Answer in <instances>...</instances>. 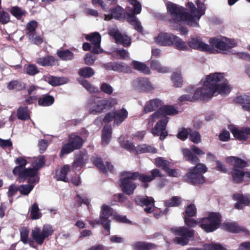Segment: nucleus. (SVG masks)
<instances>
[{"label": "nucleus", "mask_w": 250, "mask_h": 250, "mask_svg": "<svg viewBox=\"0 0 250 250\" xmlns=\"http://www.w3.org/2000/svg\"><path fill=\"white\" fill-rule=\"evenodd\" d=\"M226 161L229 165L233 166L235 168H244L249 165L248 161H245L239 158L234 156L228 157L226 159Z\"/></svg>", "instance_id": "obj_27"}, {"label": "nucleus", "mask_w": 250, "mask_h": 250, "mask_svg": "<svg viewBox=\"0 0 250 250\" xmlns=\"http://www.w3.org/2000/svg\"><path fill=\"white\" fill-rule=\"evenodd\" d=\"M231 131L234 137L241 141L246 140L247 136L250 135V127H244L241 130L234 127L231 129Z\"/></svg>", "instance_id": "obj_24"}, {"label": "nucleus", "mask_w": 250, "mask_h": 250, "mask_svg": "<svg viewBox=\"0 0 250 250\" xmlns=\"http://www.w3.org/2000/svg\"><path fill=\"white\" fill-rule=\"evenodd\" d=\"M70 170V167L68 165L64 166L60 171L56 172V178L57 180H60L67 182L68 178L67 174Z\"/></svg>", "instance_id": "obj_30"}, {"label": "nucleus", "mask_w": 250, "mask_h": 250, "mask_svg": "<svg viewBox=\"0 0 250 250\" xmlns=\"http://www.w3.org/2000/svg\"><path fill=\"white\" fill-rule=\"evenodd\" d=\"M27 179H28V178ZM28 185H22L19 187V191L23 195H28L34 187V184L35 183H29L28 181Z\"/></svg>", "instance_id": "obj_46"}, {"label": "nucleus", "mask_w": 250, "mask_h": 250, "mask_svg": "<svg viewBox=\"0 0 250 250\" xmlns=\"http://www.w3.org/2000/svg\"><path fill=\"white\" fill-rule=\"evenodd\" d=\"M233 198L236 201L242 203L244 206L248 205L250 202V198L247 195H243L239 193H236L233 195Z\"/></svg>", "instance_id": "obj_55"}, {"label": "nucleus", "mask_w": 250, "mask_h": 250, "mask_svg": "<svg viewBox=\"0 0 250 250\" xmlns=\"http://www.w3.org/2000/svg\"><path fill=\"white\" fill-rule=\"evenodd\" d=\"M16 163L18 166L14 168L13 173L14 175H18L20 182H24L27 178L29 183L38 182L39 179L36 176V170L30 168H25L27 162L24 158L21 157L17 158Z\"/></svg>", "instance_id": "obj_4"}, {"label": "nucleus", "mask_w": 250, "mask_h": 250, "mask_svg": "<svg viewBox=\"0 0 250 250\" xmlns=\"http://www.w3.org/2000/svg\"><path fill=\"white\" fill-rule=\"evenodd\" d=\"M224 228L226 230L234 233H238L241 231L245 232L248 231L245 229L239 227L236 223H225L224 225Z\"/></svg>", "instance_id": "obj_34"}, {"label": "nucleus", "mask_w": 250, "mask_h": 250, "mask_svg": "<svg viewBox=\"0 0 250 250\" xmlns=\"http://www.w3.org/2000/svg\"><path fill=\"white\" fill-rule=\"evenodd\" d=\"M172 232L177 235L173 239L174 243L185 246L188 244L189 239L193 237L194 230L190 229L186 227H176L171 229Z\"/></svg>", "instance_id": "obj_7"}, {"label": "nucleus", "mask_w": 250, "mask_h": 250, "mask_svg": "<svg viewBox=\"0 0 250 250\" xmlns=\"http://www.w3.org/2000/svg\"><path fill=\"white\" fill-rule=\"evenodd\" d=\"M112 133V128L110 125H105L102 132V145L106 146L110 142Z\"/></svg>", "instance_id": "obj_31"}, {"label": "nucleus", "mask_w": 250, "mask_h": 250, "mask_svg": "<svg viewBox=\"0 0 250 250\" xmlns=\"http://www.w3.org/2000/svg\"><path fill=\"white\" fill-rule=\"evenodd\" d=\"M204 250H227V249L219 244L212 243L204 245Z\"/></svg>", "instance_id": "obj_56"}, {"label": "nucleus", "mask_w": 250, "mask_h": 250, "mask_svg": "<svg viewBox=\"0 0 250 250\" xmlns=\"http://www.w3.org/2000/svg\"><path fill=\"white\" fill-rule=\"evenodd\" d=\"M54 102V98L50 95H44L38 101L39 104L41 106H47L52 105Z\"/></svg>", "instance_id": "obj_43"}, {"label": "nucleus", "mask_w": 250, "mask_h": 250, "mask_svg": "<svg viewBox=\"0 0 250 250\" xmlns=\"http://www.w3.org/2000/svg\"><path fill=\"white\" fill-rule=\"evenodd\" d=\"M101 90L104 93L111 95L113 91V87L108 83H103L101 85Z\"/></svg>", "instance_id": "obj_63"}, {"label": "nucleus", "mask_w": 250, "mask_h": 250, "mask_svg": "<svg viewBox=\"0 0 250 250\" xmlns=\"http://www.w3.org/2000/svg\"><path fill=\"white\" fill-rule=\"evenodd\" d=\"M81 84L90 93H97L98 92L99 89L97 87H95L92 84L90 83L87 80H82L81 81Z\"/></svg>", "instance_id": "obj_54"}, {"label": "nucleus", "mask_w": 250, "mask_h": 250, "mask_svg": "<svg viewBox=\"0 0 250 250\" xmlns=\"http://www.w3.org/2000/svg\"><path fill=\"white\" fill-rule=\"evenodd\" d=\"M128 112L123 108L105 114L104 121V123H109L114 120V125H119L127 117Z\"/></svg>", "instance_id": "obj_13"}, {"label": "nucleus", "mask_w": 250, "mask_h": 250, "mask_svg": "<svg viewBox=\"0 0 250 250\" xmlns=\"http://www.w3.org/2000/svg\"><path fill=\"white\" fill-rule=\"evenodd\" d=\"M135 202L138 205L146 207L145 210L147 213H151L153 211L154 207V199L152 197H144L138 196L135 198Z\"/></svg>", "instance_id": "obj_19"}, {"label": "nucleus", "mask_w": 250, "mask_h": 250, "mask_svg": "<svg viewBox=\"0 0 250 250\" xmlns=\"http://www.w3.org/2000/svg\"><path fill=\"white\" fill-rule=\"evenodd\" d=\"M155 163L157 166L161 168L163 170H166L170 167V163L164 159L162 157H158L155 159Z\"/></svg>", "instance_id": "obj_49"}, {"label": "nucleus", "mask_w": 250, "mask_h": 250, "mask_svg": "<svg viewBox=\"0 0 250 250\" xmlns=\"http://www.w3.org/2000/svg\"><path fill=\"white\" fill-rule=\"evenodd\" d=\"M83 144V140L75 134H71L69 136V142L64 145L61 149L60 156L68 154L75 149L80 148Z\"/></svg>", "instance_id": "obj_12"}, {"label": "nucleus", "mask_w": 250, "mask_h": 250, "mask_svg": "<svg viewBox=\"0 0 250 250\" xmlns=\"http://www.w3.org/2000/svg\"><path fill=\"white\" fill-rule=\"evenodd\" d=\"M208 171V167L202 163H198L196 166L188 169L185 175V180L192 185L202 184L206 182L203 174Z\"/></svg>", "instance_id": "obj_5"}, {"label": "nucleus", "mask_w": 250, "mask_h": 250, "mask_svg": "<svg viewBox=\"0 0 250 250\" xmlns=\"http://www.w3.org/2000/svg\"><path fill=\"white\" fill-rule=\"evenodd\" d=\"M114 212L113 209L109 206L104 205L102 206L101 209L100 214V221H90L89 223L94 226L95 224H99L101 223L104 226V229L107 231L108 234L109 232L110 227L108 218L110 216H113Z\"/></svg>", "instance_id": "obj_11"}, {"label": "nucleus", "mask_w": 250, "mask_h": 250, "mask_svg": "<svg viewBox=\"0 0 250 250\" xmlns=\"http://www.w3.org/2000/svg\"><path fill=\"white\" fill-rule=\"evenodd\" d=\"M124 138L122 136H120L119 138V142L120 144V145L124 148H125L127 150L133 152L135 151L136 148L134 145L130 142L126 140L124 141Z\"/></svg>", "instance_id": "obj_45"}, {"label": "nucleus", "mask_w": 250, "mask_h": 250, "mask_svg": "<svg viewBox=\"0 0 250 250\" xmlns=\"http://www.w3.org/2000/svg\"><path fill=\"white\" fill-rule=\"evenodd\" d=\"M136 87L140 91L147 92L153 89V87L147 79L142 78L135 82Z\"/></svg>", "instance_id": "obj_26"}, {"label": "nucleus", "mask_w": 250, "mask_h": 250, "mask_svg": "<svg viewBox=\"0 0 250 250\" xmlns=\"http://www.w3.org/2000/svg\"><path fill=\"white\" fill-rule=\"evenodd\" d=\"M185 213L187 217H193L196 213V208L193 204L188 205L186 209Z\"/></svg>", "instance_id": "obj_62"}, {"label": "nucleus", "mask_w": 250, "mask_h": 250, "mask_svg": "<svg viewBox=\"0 0 250 250\" xmlns=\"http://www.w3.org/2000/svg\"><path fill=\"white\" fill-rule=\"evenodd\" d=\"M79 74L83 77L90 78L94 74V71L91 67H84L79 70Z\"/></svg>", "instance_id": "obj_53"}, {"label": "nucleus", "mask_w": 250, "mask_h": 250, "mask_svg": "<svg viewBox=\"0 0 250 250\" xmlns=\"http://www.w3.org/2000/svg\"><path fill=\"white\" fill-rule=\"evenodd\" d=\"M111 65L112 69L114 71L124 72L126 73H128L130 71L129 67L126 64L122 62H115L112 63Z\"/></svg>", "instance_id": "obj_38"}, {"label": "nucleus", "mask_w": 250, "mask_h": 250, "mask_svg": "<svg viewBox=\"0 0 250 250\" xmlns=\"http://www.w3.org/2000/svg\"><path fill=\"white\" fill-rule=\"evenodd\" d=\"M131 64L135 69L146 74H149L150 73L149 67L144 63L136 61H133L131 62Z\"/></svg>", "instance_id": "obj_36"}, {"label": "nucleus", "mask_w": 250, "mask_h": 250, "mask_svg": "<svg viewBox=\"0 0 250 250\" xmlns=\"http://www.w3.org/2000/svg\"><path fill=\"white\" fill-rule=\"evenodd\" d=\"M85 39L90 42L93 45V48L91 51L92 52L99 54L103 51V49L100 47L101 37L99 33L94 32L86 35Z\"/></svg>", "instance_id": "obj_18"}, {"label": "nucleus", "mask_w": 250, "mask_h": 250, "mask_svg": "<svg viewBox=\"0 0 250 250\" xmlns=\"http://www.w3.org/2000/svg\"><path fill=\"white\" fill-rule=\"evenodd\" d=\"M150 68L152 70L157 71L158 72L162 73H166L169 71L167 67L162 66L159 61L157 60H152L151 61Z\"/></svg>", "instance_id": "obj_39"}, {"label": "nucleus", "mask_w": 250, "mask_h": 250, "mask_svg": "<svg viewBox=\"0 0 250 250\" xmlns=\"http://www.w3.org/2000/svg\"><path fill=\"white\" fill-rule=\"evenodd\" d=\"M10 12L17 19H21L22 16L24 15L26 13L24 10L18 6L12 7L11 8Z\"/></svg>", "instance_id": "obj_51"}, {"label": "nucleus", "mask_w": 250, "mask_h": 250, "mask_svg": "<svg viewBox=\"0 0 250 250\" xmlns=\"http://www.w3.org/2000/svg\"><path fill=\"white\" fill-rule=\"evenodd\" d=\"M235 102L237 103L242 104L243 108L250 111V97L247 95H241L237 96L235 99Z\"/></svg>", "instance_id": "obj_32"}, {"label": "nucleus", "mask_w": 250, "mask_h": 250, "mask_svg": "<svg viewBox=\"0 0 250 250\" xmlns=\"http://www.w3.org/2000/svg\"><path fill=\"white\" fill-rule=\"evenodd\" d=\"M175 35L169 33L161 32L154 38L155 42L164 46H171L173 45Z\"/></svg>", "instance_id": "obj_17"}, {"label": "nucleus", "mask_w": 250, "mask_h": 250, "mask_svg": "<svg viewBox=\"0 0 250 250\" xmlns=\"http://www.w3.org/2000/svg\"><path fill=\"white\" fill-rule=\"evenodd\" d=\"M181 199L180 197L174 196L170 200H167L165 202V206L167 207H177L180 205Z\"/></svg>", "instance_id": "obj_52"}, {"label": "nucleus", "mask_w": 250, "mask_h": 250, "mask_svg": "<svg viewBox=\"0 0 250 250\" xmlns=\"http://www.w3.org/2000/svg\"><path fill=\"white\" fill-rule=\"evenodd\" d=\"M43 80L52 86H57L66 83L67 79L64 77H57L50 75H44Z\"/></svg>", "instance_id": "obj_25"}, {"label": "nucleus", "mask_w": 250, "mask_h": 250, "mask_svg": "<svg viewBox=\"0 0 250 250\" xmlns=\"http://www.w3.org/2000/svg\"><path fill=\"white\" fill-rule=\"evenodd\" d=\"M138 176V172H123L122 177L119 181V185L122 191L127 195H132L137 187L136 184L133 181L136 179Z\"/></svg>", "instance_id": "obj_6"}, {"label": "nucleus", "mask_w": 250, "mask_h": 250, "mask_svg": "<svg viewBox=\"0 0 250 250\" xmlns=\"http://www.w3.org/2000/svg\"><path fill=\"white\" fill-rule=\"evenodd\" d=\"M221 222V216L218 213L210 212L208 217L201 219L199 223L201 228L207 232L215 230Z\"/></svg>", "instance_id": "obj_9"}, {"label": "nucleus", "mask_w": 250, "mask_h": 250, "mask_svg": "<svg viewBox=\"0 0 250 250\" xmlns=\"http://www.w3.org/2000/svg\"><path fill=\"white\" fill-rule=\"evenodd\" d=\"M173 44L176 49L180 50L186 51L188 49L186 42L176 35L173 41Z\"/></svg>", "instance_id": "obj_41"}, {"label": "nucleus", "mask_w": 250, "mask_h": 250, "mask_svg": "<svg viewBox=\"0 0 250 250\" xmlns=\"http://www.w3.org/2000/svg\"><path fill=\"white\" fill-rule=\"evenodd\" d=\"M209 42L212 47L217 48L225 54H228L230 49L235 47L237 44L235 40L226 37L210 38Z\"/></svg>", "instance_id": "obj_8"}, {"label": "nucleus", "mask_w": 250, "mask_h": 250, "mask_svg": "<svg viewBox=\"0 0 250 250\" xmlns=\"http://www.w3.org/2000/svg\"><path fill=\"white\" fill-rule=\"evenodd\" d=\"M25 87V84L24 83L16 80L11 81L7 84V88L9 90H21Z\"/></svg>", "instance_id": "obj_42"}, {"label": "nucleus", "mask_w": 250, "mask_h": 250, "mask_svg": "<svg viewBox=\"0 0 250 250\" xmlns=\"http://www.w3.org/2000/svg\"><path fill=\"white\" fill-rule=\"evenodd\" d=\"M109 34L114 38L117 43L121 44L125 47L129 46L131 43V39L130 37L120 33L116 27L110 28Z\"/></svg>", "instance_id": "obj_16"}, {"label": "nucleus", "mask_w": 250, "mask_h": 250, "mask_svg": "<svg viewBox=\"0 0 250 250\" xmlns=\"http://www.w3.org/2000/svg\"><path fill=\"white\" fill-rule=\"evenodd\" d=\"M18 191H19V186L14 184L11 185L8 188L7 196L9 198L12 197L15 195Z\"/></svg>", "instance_id": "obj_64"}, {"label": "nucleus", "mask_w": 250, "mask_h": 250, "mask_svg": "<svg viewBox=\"0 0 250 250\" xmlns=\"http://www.w3.org/2000/svg\"><path fill=\"white\" fill-rule=\"evenodd\" d=\"M104 101L106 108H110L113 107L118 104L117 99L112 97L104 99Z\"/></svg>", "instance_id": "obj_60"}, {"label": "nucleus", "mask_w": 250, "mask_h": 250, "mask_svg": "<svg viewBox=\"0 0 250 250\" xmlns=\"http://www.w3.org/2000/svg\"><path fill=\"white\" fill-rule=\"evenodd\" d=\"M57 55L60 58L64 61L71 60L74 58L73 53L69 50L58 51Z\"/></svg>", "instance_id": "obj_47"}, {"label": "nucleus", "mask_w": 250, "mask_h": 250, "mask_svg": "<svg viewBox=\"0 0 250 250\" xmlns=\"http://www.w3.org/2000/svg\"><path fill=\"white\" fill-rule=\"evenodd\" d=\"M202 81L203 85L197 88L193 95L184 94L179 98V101L193 102L198 99L208 101L213 96L218 94L226 95L230 91V86L224 77V73L215 72L210 74Z\"/></svg>", "instance_id": "obj_1"}, {"label": "nucleus", "mask_w": 250, "mask_h": 250, "mask_svg": "<svg viewBox=\"0 0 250 250\" xmlns=\"http://www.w3.org/2000/svg\"><path fill=\"white\" fill-rule=\"evenodd\" d=\"M135 151L137 153H143L147 152L155 153L157 152V149L151 146L146 144H142L138 145L136 147Z\"/></svg>", "instance_id": "obj_35"}, {"label": "nucleus", "mask_w": 250, "mask_h": 250, "mask_svg": "<svg viewBox=\"0 0 250 250\" xmlns=\"http://www.w3.org/2000/svg\"><path fill=\"white\" fill-rule=\"evenodd\" d=\"M54 232L52 227L50 225H43L42 229L38 227L35 228L31 232L32 238L39 245H42L45 238L51 236Z\"/></svg>", "instance_id": "obj_10"}, {"label": "nucleus", "mask_w": 250, "mask_h": 250, "mask_svg": "<svg viewBox=\"0 0 250 250\" xmlns=\"http://www.w3.org/2000/svg\"><path fill=\"white\" fill-rule=\"evenodd\" d=\"M17 117L21 120H27L30 118L29 111L27 107L20 106L17 109Z\"/></svg>", "instance_id": "obj_37"}, {"label": "nucleus", "mask_w": 250, "mask_h": 250, "mask_svg": "<svg viewBox=\"0 0 250 250\" xmlns=\"http://www.w3.org/2000/svg\"><path fill=\"white\" fill-rule=\"evenodd\" d=\"M30 216L33 220H36L42 217V213L40 211L38 205L36 203H34L31 207Z\"/></svg>", "instance_id": "obj_44"}, {"label": "nucleus", "mask_w": 250, "mask_h": 250, "mask_svg": "<svg viewBox=\"0 0 250 250\" xmlns=\"http://www.w3.org/2000/svg\"><path fill=\"white\" fill-rule=\"evenodd\" d=\"M88 107L89 113L95 115L101 113L106 109L104 99L99 100L95 96H92L89 98Z\"/></svg>", "instance_id": "obj_15"}, {"label": "nucleus", "mask_w": 250, "mask_h": 250, "mask_svg": "<svg viewBox=\"0 0 250 250\" xmlns=\"http://www.w3.org/2000/svg\"><path fill=\"white\" fill-rule=\"evenodd\" d=\"M38 26V22L33 20L30 21L26 25V29L28 31V35L29 39H33V36H35L34 32Z\"/></svg>", "instance_id": "obj_48"}, {"label": "nucleus", "mask_w": 250, "mask_h": 250, "mask_svg": "<svg viewBox=\"0 0 250 250\" xmlns=\"http://www.w3.org/2000/svg\"><path fill=\"white\" fill-rule=\"evenodd\" d=\"M128 1L130 4L133 6V14H140L142 10V5L140 2L137 0H128Z\"/></svg>", "instance_id": "obj_59"}, {"label": "nucleus", "mask_w": 250, "mask_h": 250, "mask_svg": "<svg viewBox=\"0 0 250 250\" xmlns=\"http://www.w3.org/2000/svg\"><path fill=\"white\" fill-rule=\"evenodd\" d=\"M187 43L190 48L194 49L208 52L213 51V49L209 45L205 43L200 37L196 35L191 36Z\"/></svg>", "instance_id": "obj_14"}, {"label": "nucleus", "mask_w": 250, "mask_h": 250, "mask_svg": "<svg viewBox=\"0 0 250 250\" xmlns=\"http://www.w3.org/2000/svg\"><path fill=\"white\" fill-rule=\"evenodd\" d=\"M163 104L162 102L159 99H154L147 102L144 106L143 112L145 114L148 113L158 108L161 107Z\"/></svg>", "instance_id": "obj_23"}, {"label": "nucleus", "mask_w": 250, "mask_h": 250, "mask_svg": "<svg viewBox=\"0 0 250 250\" xmlns=\"http://www.w3.org/2000/svg\"><path fill=\"white\" fill-rule=\"evenodd\" d=\"M44 157L43 156H40L34 161L32 168L36 170V174L37 173L38 170L44 165Z\"/></svg>", "instance_id": "obj_57"}, {"label": "nucleus", "mask_w": 250, "mask_h": 250, "mask_svg": "<svg viewBox=\"0 0 250 250\" xmlns=\"http://www.w3.org/2000/svg\"><path fill=\"white\" fill-rule=\"evenodd\" d=\"M231 175L233 180L235 183H240L243 181L244 177L245 176V172L242 170L233 167L231 171Z\"/></svg>", "instance_id": "obj_33"}, {"label": "nucleus", "mask_w": 250, "mask_h": 250, "mask_svg": "<svg viewBox=\"0 0 250 250\" xmlns=\"http://www.w3.org/2000/svg\"><path fill=\"white\" fill-rule=\"evenodd\" d=\"M171 80L173 81L174 84L176 87H180L182 85L183 80L181 75V72L179 71L174 72L172 77Z\"/></svg>", "instance_id": "obj_50"}, {"label": "nucleus", "mask_w": 250, "mask_h": 250, "mask_svg": "<svg viewBox=\"0 0 250 250\" xmlns=\"http://www.w3.org/2000/svg\"><path fill=\"white\" fill-rule=\"evenodd\" d=\"M189 139L191 141L194 143L198 144L201 141V138L200 134L195 131H193L190 129V131L189 132Z\"/></svg>", "instance_id": "obj_61"}, {"label": "nucleus", "mask_w": 250, "mask_h": 250, "mask_svg": "<svg viewBox=\"0 0 250 250\" xmlns=\"http://www.w3.org/2000/svg\"><path fill=\"white\" fill-rule=\"evenodd\" d=\"M29 231L27 229L23 228L20 230V236L21 240L24 244H26L29 242V239H30L28 237Z\"/></svg>", "instance_id": "obj_58"}, {"label": "nucleus", "mask_w": 250, "mask_h": 250, "mask_svg": "<svg viewBox=\"0 0 250 250\" xmlns=\"http://www.w3.org/2000/svg\"><path fill=\"white\" fill-rule=\"evenodd\" d=\"M183 152L184 156L187 160L190 162L192 164H196L199 162L198 157L193 155L189 149H184Z\"/></svg>", "instance_id": "obj_40"}, {"label": "nucleus", "mask_w": 250, "mask_h": 250, "mask_svg": "<svg viewBox=\"0 0 250 250\" xmlns=\"http://www.w3.org/2000/svg\"><path fill=\"white\" fill-rule=\"evenodd\" d=\"M88 159V156L85 151L78 152L75 155V158L72 165L73 168L76 170H80L86 163Z\"/></svg>", "instance_id": "obj_20"}, {"label": "nucleus", "mask_w": 250, "mask_h": 250, "mask_svg": "<svg viewBox=\"0 0 250 250\" xmlns=\"http://www.w3.org/2000/svg\"><path fill=\"white\" fill-rule=\"evenodd\" d=\"M178 113V111L173 106H164L160 107L148 119V123L150 125L157 119H160L156 125L151 130V133L154 135L160 136V139L162 140L167 135L166 127L168 123L167 115H172Z\"/></svg>", "instance_id": "obj_3"}, {"label": "nucleus", "mask_w": 250, "mask_h": 250, "mask_svg": "<svg viewBox=\"0 0 250 250\" xmlns=\"http://www.w3.org/2000/svg\"><path fill=\"white\" fill-rule=\"evenodd\" d=\"M196 8L192 2H188L187 6L189 8L190 13L186 11L185 8L180 6L175 3L169 2L167 3V9L171 17L170 21L171 26L173 29L180 30L183 34H186L188 30L186 28L178 27L175 24L183 22L185 24L192 27H199L198 23L202 16L205 13L206 7L203 3L199 0H197Z\"/></svg>", "instance_id": "obj_2"}, {"label": "nucleus", "mask_w": 250, "mask_h": 250, "mask_svg": "<svg viewBox=\"0 0 250 250\" xmlns=\"http://www.w3.org/2000/svg\"><path fill=\"white\" fill-rule=\"evenodd\" d=\"M132 246L135 250H149L156 247L154 244L146 242H137Z\"/></svg>", "instance_id": "obj_29"}, {"label": "nucleus", "mask_w": 250, "mask_h": 250, "mask_svg": "<svg viewBox=\"0 0 250 250\" xmlns=\"http://www.w3.org/2000/svg\"><path fill=\"white\" fill-rule=\"evenodd\" d=\"M123 11L124 9L122 7L117 5L114 8L110 9L111 14L104 15V20L109 21L112 19L121 20L124 18Z\"/></svg>", "instance_id": "obj_22"}, {"label": "nucleus", "mask_w": 250, "mask_h": 250, "mask_svg": "<svg viewBox=\"0 0 250 250\" xmlns=\"http://www.w3.org/2000/svg\"><path fill=\"white\" fill-rule=\"evenodd\" d=\"M92 161L94 165L103 173H106L113 170V166L109 162H106L104 165L101 158L93 157Z\"/></svg>", "instance_id": "obj_21"}, {"label": "nucleus", "mask_w": 250, "mask_h": 250, "mask_svg": "<svg viewBox=\"0 0 250 250\" xmlns=\"http://www.w3.org/2000/svg\"><path fill=\"white\" fill-rule=\"evenodd\" d=\"M37 63L42 66L55 65L56 60L52 56H47L37 59Z\"/></svg>", "instance_id": "obj_28"}]
</instances>
